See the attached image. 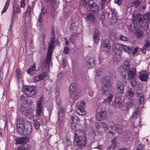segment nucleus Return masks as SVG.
Segmentation results:
<instances>
[{
  "label": "nucleus",
  "instance_id": "nucleus-42",
  "mask_svg": "<svg viewBox=\"0 0 150 150\" xmlns=\"http://www.w3.org/2000/svg\"><path fill=\"white\" fill-rule=\"evenodd\" d=\"M35 64H34L32 65V67L29 69L27 71V72L28 74H32L35 71Z\"/></svg>",
  "mask_w": 150,
  "mask_h": 150
},
{
  "label": "nucleus",
  "instance_id": "nucleus-58",
  "mask_svg": "<svg viewBox=\"0 0 150 150\" xmlns=\"http://www.w3.org/2000/svg\"><path fill=\"white\" fill-rule=\"evenodd\" d=\"M81 3L82 4L83 6L84 7L86 6H87L88 3L86 0H83L81 1Z\"/></svg>",
  "mask_w": 150,
  "mask_h": 150
},
{
  "label": "nucleus",
  "instance_id": "nucleus-26",
  "mask_svg": "<svg viewBox=\"0 0 150 150\" xmlns=\"http://www.w3.org/2000/svg\"><path fill=\"white\" fill-rule=\"evenodd\" d=\"M41 10V13L39 16V18L38 20V22L40 23L39 25L40 26L42 25L41 23L42 21L43 17L44 16L45 13L47 12L46 9L43 6H42Z\"/></svg>",
  "mask_w": 150,
  "mask_h": 150
},
{
  "label": "nucleus",
  "instance_id": "nucleus-21",
  "mask_svg": "<svg viewBox=\"0 0 150 150\" xmlns=\"http://www.w3.org/2000/svg\"><path fill=\"white\" fill-rule=\"evenodd\" d=\"M108 125V128L107 129H109V128L111 129V130L109 131V132L112 134H113L115 133V131L117 129V124H115L114 122L112 121L109 122Z\"/></svg>",
  "mask_w": 150,
  "mask_h": 150
},
{
  "label": "nucleus",
  "instance_id": "nucleus-61",
  "mask_svg": "<svg viewBox=\"0 0 150 150\" xmlns=\"http://www.w3.org/2000/svg\"><path fill=\"white\" fill-rule=\"evenodd\" d=\"M123 0H114V2L115 3L117 4L118 5H120Z\"/></svg>",
  "mask_w": 150,
  "mask_h": 150
},
{
  "label": "nucleus",
  "instance_id": "nucleus-5",
  "mask_svg": "<svg viewBox=\"0 0 150 150\" xmlns=\"http://www.w3.org/2000/svg\"><path fill=\"white\" fill-rule=\"evenodd\" d=\"M86 138L81 137H74V144L75 146H77L81 149L85 147L86 145Z\"/></svg>",
  "mask_w": 150,
  "mask_h": 150
},
{
  "label": "nucleus",
  "instance_id": "nucleus-17",
  "mask_svg": "<svg viewBox=\"0 0 150 150\" xmlns=\"http://www.w3.org/2000/svg\"><path fill=\"white\" fill-rule=\"evenodd\" d=\"M21 7L17 5L16 2H14L12 5V11L11 14L12 17V21L13 22V18L15 16V13H19L21 11Z\"/></svg>",
  "mask_w": 150,
  "mask_h": 150
},
{
  "label": "nucleus",
  "instance_id": "nucleus-45",
  "mask_svg": "<svg viewBox=\"0 0 150 150\" xmlns=\"http://www.w3.org/2000/svg\"><path fill=\"white\" fill-rule=\"evenodd\" d=\"M107 0H100L99 4V5L100 6L101 9H102L105 6V4Z\"/></svg>",
  "mask_w": 150,
  "mask_h": 150
},
{
  "label": "nucleus",
  "instance_id": "nucleus-6",
  "mask_svg": "<svg viewBox=\"0 0 150 150\" xmlns=\"http://www.w3.org/2000/svg\"><path fill=\"white\" fill-rule=\"evenodd\" d=\"M85 103L83 101L78 102L76 104V111L79 115H83L86 114V111L84 110Z\"/></svg>",
  "mask_w": 150,
  "mask_h": 150
},
{
  "label": "nucleus",
  "instance_id": "nucleus-1",
  "mask_svg": "<svg viewBox=\"0 0 150 150\" xmlns=\"http://www.w3.org/2000/svg\"><path fill=\"white\" fill-rule=\"evenodd\" d=\"M101 82L103 84L101 90V93L105 98L103 103L108 105L111 103L113 96L111 93L110 88L112 84V79L111 76H106L102 78Z\"/></svg>",
  "mask_w": 150,
  "mask_h": 150
},
{
  "label": "nucleus",
  "instance_id": "nucleus-34",
  "mask_svg": "<svg viewBox=\"0 0 150 150\" xmlns=\"http://www.w3.org/2000/svg\"><path fill=\"white\" fill-rule=\"evenodd\" d=\"M121 104V99L117 98L115 99V101L113 103L112 105L114 108H116L119 107Z\"/></svg>",
  "mask_w": 150,
  "mask_h": 150
},
{
  "label": "nucleus",
  "instance_id": "nucleus-36",
  "mask_svg": "<svg viewBox=\"0 0 150 150\" xmlns=\"http://www.w3.org/2000/svg\"><path fill=\"white\" fill-rule=\"evenodd\" d=\"M95 19L96 17L94 15L93 13H91L88 15L87 20L93 22L95 21Z\"/></svg>",
  "mask_w": 150,
  "mask_h": 150
},
{
  "label": "nucleus",
  "instance_id": "nucleus-18",
  "mask_svg": "<svg viewBox=\"0 0 150 150\" xmlns=\"http://www.w3.org/2000/svg\"><path fill=\"white\" fill-rule=\"evenodd\" d=\"M21 110L22 113L25 116L33 115V112L30 110V109L24 105H22L21 106Z\"/></svg>",
  "mask_w": 150,
  "mask_h": 150
},
{
  "label": "nucleus",
  "instance_id": "nucleus-31",
  "mask_svg": "<svg viewBox=\"0 0 150 150\" xmlns=\"http://www.w3.org/2000/svg\"><path fill=\"white\" fill-rule=\"evenodd\" d=\"M96 62L94 59L90 58L87 61V65L89 67H94L96 66Z\"/></svg>",
  "mask_w": 150,
  "mask_h": 150
},
{
  "label": "nucleus",
  "instance_id": "nucleus-28",
  "mask_svg": "<svg viewBox=\"0 0 150 150\" xmlns=\"http://www.w3.org/2000/svg\"><path fill=\"white\" fill-rule=\"evenodd\" d=\"M95 125L97 129L103 128L104 129H106L108 127V125L104 122H99L95 123Z\"/></svg>",
  "mask_w": 150,
  "mask_h": 150
},
{
  "label": "nucleus",
  "instance_id": "nucleus-20",
  "mask_svg": "<svg viewBox=\"0 0 150 150\" xmlns=\"http://www.w3.org/2000/svg\"><path fill=\"white\" fill-rule=\"evenodd\" d=\"M116 88L117 91L119 93L122 94L124 93L125 85L121 81H118L117 82Z\"/></svg>",
  "mask_w": 150,
  "mask_h": 150
},
{
  "label": "nucleus",
  "instance_id": "nucleus-25",
  "mask_svg": "<svg viewBox=\"0 0 150 150\" xmlns=\"http://www.w3.org/2000/svg\"><path fill=\"white\" fill-rule=\"evenodd\" d=\"M47 73L46 72H43L40 74L35 76L34 78L35 82H38L43 80L47 76Z\"/></svg>",
  "mask_w": 150,
  "mask_h": 150
},
{
  "label": "nucleus",
  "instance_id": "nucleus-9",
  "mask_svg": "<svg viewBox=\"0 0 150 150\" xmlns=\"http://www.w3.org/2000/svg\"><path fill=\"white\" fill-rule=\"evenodd\" d=\"M86 9L88 11L95 13H98L99 11L98 5L92 0L88 1V5Z\"/></svg>",
  "mask_w": 150,
  "mask_h": 150
},
{
  "label": "nucleus",
  "instance_id": "nucleus-32",
  "mask_svg": "<svg viewBox=\"0 0 150 150\" xmlns=\"http://www.w3.org/2000/svg\"><path fill=\"white\" fill-rule=\"evenodd\" d=\"M28 141V138L27 137H23L18 138L17 140V143L19 144L27 142Z\"/></svg>",
  "mask_w": 150,
  "mask_h": 150
},
{
  "label": "nucleus",
  "instance_id": "nucleus-15",
  "mask_svg": "<svg viewBox=\"0 0 150 150\" xmlns=\"http://www.w3.org/2000/svg\"><path fill=\"white\" fill-rule=\"evenodd\" d=\"M70 121L71 123L72 129L75 131L76 129V126L78 120L77 117L74 114L71 116Z\"/></svg>",
  "mask_w": 150,
  "mask_h": 150
},
{
  "label": "nucleus",
  "instance_id": "nucleus-62",
  "mask_svg": "<svg viewBox=\"0 0 150 150\" xmlns=\"http://www.w3.org/2000/svg\"><path fill=\"white\" fill-rule=\"evenodd\" d=\"M74 38L70 36V38L69 39V40L70 42H71L72 44H74L75 43Z\"/></svg>",
  "mask_w": 150,
  "mask_h": 150
},
{
  "label": "nucleus",
  "instance_id": "nucleus-41",
  "mask_svg": "<svg viewBox=\"0 0 150 150\" xmlns=\"http://www.w3.org/2000/svg\"><path fill=\"white\" fill-rule=\"evenodd\" d=\"M64 109L62 108H60L59 112H58L59 118H60V117H63L64 115Z\"/></svg>",
  "mask_w": 150,
  "mask_h": 150
},
{
  "label": "nucleus",
  "instance_id": "nucleus-22",
  "mask_svg": "<svg viewBox=\"0 0 150 150\" xmlns=\"http://www.w3.org/2000/svg\"><path fill=\"white\" fill-rule=\"evenodd\" d=\"M136 17H134L133 16V18L132 19L130 25L128 27V30L131 32L135 29L137 27V22L136 20Z\"/></svg>",
  "mask_w": 150,
  "mask_h": 150
},
{
  "label": "nucleus",
  "instance_id": "nucleus-59",
  "mask_svg": "<svg viewBox=\"0 0 150 150\" xmlns=\"http://www.w3.org/2000/svg\"><path fill=\"white\" fill-rule=\"evenodd\" d=\"M31 11L30 8L28 6V8H27L26 13V15L28 16L30 15Z\"/></svg>",
  "mask_w": 150,
  "mask_h": 150
},
{
  "label": "nucleus",
  "instance_id": "nucleus-13",
  "mask_svg": "<svg viewBox=\"0 0 150 150\" xmlns=\"http://www.w3.org/2000/svg\"><path fill=\"white\" fill-rule=\"evenodd\" d=\"M52 54L47 53V59L42 64V67L43 70L48 69L50 66V62L51 60Z\"/></svg>",
  "mask_w": 150,
  "mask_h": 150
},
{
  "label": "nucleus",
  "instance_id": "nucleus-57",
  "mask_svg": "<svg viewBox=\"0 0 150 150\" xmlns=\"http://www.w3.org/2000/svg\"><path fill=\"white\" fill-rule=\"evenodd\" d=\"M150 46V42L148 41L145 44L143 47L144 48H145L146 49H147Z\"/></svg>",
  "mask_w": 150,
  "mask_h": 150
},
{
  "label": "nucleus",
  "instance_id": "nucleus-19",
  "mask_svg": "<svg viewBox=\"0 0 150 150\" xmlns=\"http://www.w3.org/2000/svg\"><path fill=\"white\" fill-rule=\"evenodd\" d=\"M54 36L51 37L50 38V42L49 44L47 53L52 54V52L54 48V44L55 42Z\"/></svg>",
  "mask_w": 150,
  "mask_h": 150
},
{
  "label": "nucleus",
  "instance_id": "nucleus-55",
  "mask_svg": "<svg viewBox=\"0 0 150 150\" xmlns=\"http://www.w3.org/2000/svg\"><path fill=\"white\" fill-rule=\"evenodd\" d=\"M69 48L67 47H65L64 49L63 52L65 54H68L69 52Z\"/></svg>",
  "mask_w": 150,
  "mask_h": 150
},
{
  "label": "nucleus",
  "instance_id": "nucleus-11",
  "mask_svg": "<svg viewBox=\"0 0 150 150\" xmlns=\"http://www.w3.org/2000/svg\"><path fill=\"white\" fill-rule=\"evenodd\" d=\"M133 16L134 17H136L137 19H142L149 22L150 20V13L149 12L143 15L140 13H138L136 14L134 12Z\"/></svg>",
  "mask_w": 150,
  "mask_h": 150
},
{
  "label": "nucleus",
  "instance_id": "nucleus-64",
  "mask_svg": "<svg viewBox=\"0 0 150 150\" xmlns=\"http://www.w3.org/2000/svg\"><path fill=\"white\" fill-rule=\"evenodd\" d=\"M77 34L76 33L74 32L70 36L75 38L77 37Z\"/></svg>",
  "mask_w": 150,
  "mask_h": 150
},
{
  "label": "nucleus",
  "instance_id": "nucleus-14",
  "mask_svg": "<svg viewBox=\"0 0 150 150\" xmlns=\"http://www.w3.org/2000/svg\"><path fill=\"white\" fill-rule=\"evenodd\" d=\"M101 46L106 52H108L110 49V44L108 39H103L101 40Z\"/></svg>",
  "mask_w": 150,
  "mask_h": 150
},
{
  "label": "nucleus",
  "instance_id": "nucleus-4",
  "mask_svg": "<svg viewBox=\"0 0 150 150\" xmlns=\"http://www.w3.org/2000/svg\"><path fill=\"white\" fill-rule=\"evenodd\" d=\"M106 116V110L105 108L101 105H100L98 108L97 112L96 117V119L100 121L104 120Z\"/></svg>",
  "mask_w": 150,
  "mask_h": 150
},
{
  "label": "nucleus",
  "instance_id": "nucleus-24",
  "mask_svg": "<svg viewBox=\"0 0 150 150\" xmlns=\"http://www.w3.org/2000/svg\"><path fill=\"white\" fill-rule=\"evenodd\" d=\"M139 78L142 81H145L147 80L148 75L145 71H142L139 73Z\"/></svg>",
  "mask_w": 150,
  "mask_h": 150
},
{
  "label": "nucleus",
  "instance_id": "nucleus-29",
  "mask_svg": "<svg viewBox=\"0 0 150 150\" xmlns=\"http://www.w3.org/2000/svg\"><path fill=\"white\" fill-rule=\"evenodd\" d=\"M70 98L75 100H78L79 97V93L77 91L70 92Z\"/></svg>",
  "mask_w": 150,
  "mask_h": 150
},
{
  "label": "nucleus",
  "instance_id": "nucleus-39",
  "mask_svg": "<svg viewBox=\"0 0 150 150\" xmlns=\"http://www.w3.org/2000/svg\"><path fill=\"white\" fill-rule=\"evenodd\" d=\"M28 145L26 144H24L18 147L17 150H28Z\"/></svg>",
  "mask_w": 150,
  "mask_h": 150
},
{
  "label": "nucleus",
  "instance_id": "nucleus-50",
  "mask_svg": "<svg viewBox=\"0 0 150 150\" xmlns=\"http://www.w3.org/2000/svg\"><path fill=\"white\" fill-rule=\"evenodd\" d=\"M110 38L112 40H114L115 38H119L118 37L116 36V34L114 33H111L110 35Z\"/></svg>",
  "mask_w": 150,
  "mask_h": 150
},
{
  "label": "nucleus",
  "instance_id": "nucleus-10",
  "mask_svg": "<svg viewBox=\"0 0 150 150\" xmlns=\"http://www.w3.org/2000/svg\"><path fill=\"white\" fill-rule=\"evenodd\" d=\"M24 92L26 95V96L33 98L36 96V91L34 86H26L24 88Z\"/></svg>",
  "mask_w": 150,
  "mask_h": 150
},
{
  "label": "nucleus",
  "instance_id": "nucleus-46",
  "mask_svg": "<svg viewBox=\"0 0 150 150\" xmlns=\"http://www.w3.org/2000/svg\"><path fill=\"white\" fill-rule=\"evenodd\" d=\"M9 0H7L5 4L4 8L1 12L2 13L6 12L7 9L8 7L9 6Z\"/></svg>",
  "mask_w": 150,
  "mask_h": 150
},
{
  "label": "nucleus",
  "instance_id": "nucleus-30",
  "mask_svg": "<svg viewBox=\"0 0 150 150\" xmlns=\"http://www.w3.org/2000/svg\"><path fill=\"white\" fill-rule=\"evenodd\" d=\"M75 19L74 18H72L69 21L67 26V30L70 29V31L73 30V27L75 25Z\"/></svg>",
  "mask_w": 150,
  "mask_h": 150
},
{
  "label": "nucleus",
  "instance_id": "nucleus-37",
  "mask_svg": "<svg viewBox=\"0 0 150 150\" xmlns=\"http://www.w3.org/2000/svg\"><path fill=\"white\" fill-rule=\"evenodd\" d=\"M142 3L141 0L139 1L138 0H136L132 3V6L135 8H137Z\"/></svg>",
  "mask_w": 150,
  "mask_h": 150
},
{
  "label": "nucleus",
  "instance_id": "nucleus-38",
  "mask_svg": "<svg viewBox=\"0 0 150 150\" xmlns=\"http://www.w3.org/2000/svg\"><path fill=\"white\" fill-rule=\"evenodd\" d=\"M139 112V108L138 107L136 108V110L135 112H134L132 115L131 116L130 119H136L137 117V115L138 113Z\"/></svg>",
  "mask_w": 150,
  "mask_h": 150
},
{
  "label": "nucleus",
  "instance_id": "nucleus-8",
  "mask_svg": "<svg viewBox=\"0 0 150 150\" xmlns=\"http://www.w3.org/2000/svg\"><path fill=\"white\" fill-rule=\"evenodd\" d=\"M43 102V97L42 96L37 101L36 103L35 111L37 115L38 116H41L42 114Z\"/></svg>",
  "mask_w": 150,
  "mask_h": 150
},
{
  "label": "nucleus",
  "instance_id": "nucleus-56",
  "mask_svg": "<svg viewBox=\"0 0 150 150\" xmlns=\"http://www.w3.org/2000/svg\"><path fill=\"white\" fill-rule=\"evenodd\" d=\"M130 84L134 88L136 85L137 83L136 81H135V80H134L130 82Z\"/></svg>",
  "mask_w": 150,
  "mask_h": 150
},
{
  "label": "nucleus",
  "instance_id": "nucleus-47",
  "mask_svg": "<svg viewBox=\"0 0 150 150\" xmlns=\"http://www.w3.org/2000/svg\"><path fill=\"white\" fill-rule=\"evenodd\" d=\"M133 91L134 90L132 88H130L129 90L128 94V96L129 97V98L132 97L134 96V94Z\"/></svg>",
  "mask_w": 150,
  "mask_h": 150
},
{
  "label": "nucleus",
  "instance_id": "nucleus-63",
  "mask_svg": "<svg viewBox=\"0 0 150 150\" xmlns=\"http://www.w3.org/2000/svg\"><path fill=\"white\" fill-rule=\"evenodd\" d=\"M91 122L90 120H86L85 122V125L86 126H89L90 125Z\"/></svg>",
  "mask_w": 150,
  "mask_h": 150
},
{
  "label": "nucleus",
  "instance_id": "nucleus-40",
  "mask_svg": "<svg viewBox=\"0 0 150 150\" xmlns=\"http://www.w3.org/2000/svg\"><path fill=\"white\" fill-rule=\"evenodd\" d=\"M118 38L121 41H127L129 40L128 38L127 37L120 34L118 36Z\"/></svg>",
  "mask_w": 150,
  "mask_h": 150
},
{
  "label": "nucleus",
  "instance_id": "nucleus-33",
  "mask_svg": "<svg viewBox=\"0 0 150 150\" xmlns=\"http://www.w3.org/2000/svg\"><path fill=\"white\" fill-rule=\"evenodd\" d=\"M138 100L140 104H143L144 102V95L142 93H139L137 94Z\"/></svg>",
  "mask_w": 150,
  "mask_h": 150
},
{
  "label": "nucleus",
  "instance_id": "nucleus-48",
  "mask_svg": "<svg viewBox=\"0 0 150 150\" xmlns=\"http://www.w3.org/2000/svg\"><path fill=\"white\" fill-rule=\"evenodd\" d=\"M34 126L35 129L36 130H38L40 126V123L37 121H35L34 122Z\"/></svg>",
  "mask_w": 150,
  "mask_h": 150
},
{
  "label": "nucleus",
  "instance_id": "nucleus-54",
  "mask_svg": "<svg viewBox=\"0 0 150 150\" xmlns=\"http://www.w3.org/2000/svg\"><path fill=\"white\" fill-rule=\"evenodd\" d=\"M117 129L116 130H117V132L119 133L122 132V126L120 125H117Z\"/></svg>",
  "mask_w": 150,
  "mask_h": 150
},
{
  "label": "nucleus",
  "instance_id": "nucleus-23",
  "mask_svg": "<svg viewBox=\"0 0 150 150\" xmlns=\"http://www.w3.org/2000/svg\"><path fill=\"white\" fill-rule=\"evenodd\" d=\"M93 39L94 43H96V45H98L100 40V34L97 29H96L94 30V33L93 35Z\"/></svg>",
  "mask_w": 150,
  "mask_h": 150
},
{
  "label": "nucleus",
  "instance_id": "nucleus-53",
  "mask_svg": "<svg viewBox=\"0 0 150 150\" xmlns=\"http://www.w3.org/2000/svg\"><path fill=\"white\" fill-rule=\"evenodd\" d=\"M136 149L137 150H144V146L143 144H139L137 146Z\"/></svg>",
  "mask_w": 150,
  "mask_h": 150
},
{
  "label": "nucleus",
  "instance_id": "nucleus-44",
  "mask_svg": "<svg viewBox=\"0 0 150 150\" xmlns=\"http://www.w3.org/2000/svg\"><path fill=\"white\" fill-rule=\"evenodd\" d=\"M111 13L112 14V17L114 18L115 19H117L118 16V14L117 12L115 11V9H113L111 11Z\"/></svg>",
  "mask_w": 150,
  "mask_h": 150
},
{
  "label": "nucleus",
  "instance_id": "nucleus-43",
  "mask_svg": "<svg viewBox=\"0 0 150 150\" xmlns=\"http://www.w3.org/2000/svg\"><path fill=\"white\" fill-rule=\"evenodd\" d=\"M136 35L137 38H142L144 35L143 32L141 30L137 31L136 32Z\"/></svg>",
  "mask_w": 150,
  "mask_h": 150
},
{
  "label": "nucleus",
  "instance_id": "nucleus-12",
  "mask_svg": "<svg viewBox=\"0 0 150 150\" xmlns=\"http://www.w3.org/2000/svg\"><path fill=\"white\" fill-rule=\"evenodd\" d=\"M127 74L128 78L129 79L131 80H135V78L137 76V72L135 68L131 67L127 71Z\"/></svg>",
  "mask_w": 150,
  "mask_h": 150
},
{
  "label": "nucleus",
  "instance_id": "nucleus-2",
  "mask_svg": "<svg viewBox=\"0 0 150 150\" xmlns=\"http://www.w3.org/2000/svg\"><path fill=\"white\" fill-rule=\"evenodd\" d=\"M16 127L18 132L20 135H28L29 134L32 130V126L29 122L26 123V125L22 119L17 120Z\"/></svg>",
  "mask_w": 150,
  "mask_h": 150
},
{
  "label": "nucleus",
  "instance_id": "nucleus-49",
  "mask_svg": "<svg viewBox=\"0 0 150 150\" xmlns=\"http://www.w3.org/2000/svg\"><path fill=\"white\" fill-rule=\"evenodd\" d=\"M117 143L115 139L114 138L111 141V146L115 148L117 147Z\"/></svg>",
  "mask_w": 150,
  "mask_h": 150
},
{
  "label": "nucleus",
  "instance_id": "nucleus-52",
  "mask_svg": "<svg viewBox=\"0 0 150 150\" xmlns=\"http://www.w3.org/2000/svg\"><path fill=\"white\" fill-rule=\"evenodd\" d=\"M102 71V69L100 68H98L97 69H96L95 71L96 75L98 76H100Z\"/></svg>",
  "mask_w": 150,
  "mask_h": 150
},
{
  "label": "nucleus",
  "instance_id": "nucleus-35",
  "mask_svg": "<svg viewBox=\"0 0 150 150\" xmlns=\"http://www.w3.org/2000/svg\"><path fill=\"white\" fill-rule=\"evenodd\" d=\"M70 92L77 91L76 85L74 83H72L70 86L69 87Z\"/></svg>",
  "mask_w": 150,
  "mask_h": 150
},
{
  "label": "nucleus",
  "instance_id": "nucleus-16",
  "mask_svg": "<svg viewBox=\"0 0 150 150\" xmlns=\"http://www.w3.org/2000/svg\"><path fill=\"white\" fill-rule=\"evenodd\" d=\"M139 23V27L143 31H145L149 28V22L140 19H137Z\"/></svg>",
  "mask_w": 150,
  "mask_h": 150
},
{
  "label": "nucleus",
  "instance_id": "nucleus-27",
  "mask_svg": "<svg viewBox=\"0 0 150 150\" xmlns=\"http://www.w3.org/2000/svg\"><path fill=\"white\" fill-rule=\"evenodd\" d=\"M74 137H81V138L83 137L86 139L85 132L80 129H78L76 131Z\"/></svg>",
  "mask_w": 150,
  "mask_h": 150
},
{
  "label": "nucleus",
  "instance_id": "nucleus-51",
  "mask_svg": "<svg viewBox=\"0 0 150 150\" xmlns=\"http://www.w3.org/2000/svg\"><path fill=\"white\" fill-rule=\"evenodd\" d=\"M21 102H23L24 104H28V100L27 99L25 98L24 96H21Z\"/></svg>",
  "mask_w": 150,
  "mask_h": 150
},
{
  "label": "nucleus",
  "instance_id": "nucleus-60",
  "mask_svg": "<svg viewBox=\"0 0 150 150\" xmlns=\"http://www.w3.org/2000/svg\"><path fill=\"white\" fill-rule=\"evenodd\" d=\"M62 66L64 67H65L67 66V62L66 60L64 59H63L62 60Z\"/></svg>",
  "mask_w": 150,
  "mask_h": 150
},
{
  "label": "nucleus",
  "instance_id": "nucleus-3",
  "mask_svg": "<svg viewBox=\"0 0 150 150\" xmlns=\"http://www.w3.org/2000/svg\"><path fill=\"white\" fill-rule=\"evenodd\" d=\"M113 51L117 55H120L121 53L122 50L129 54L132 53L133 49L131 46H128L123 44L115 43L112 46Z\"/></svg>",
  "mask_w": 150,
  "mask_h": 150
},
{
  "label": "nucleus",
  "instance_id": "nucleus-7",
  "mask_svg": "<svg viewBox=\"0 0 150 150\" xmlns=\"http://www.w3.org/2000/svg\"><path fill=\"white\" fill-rule=\"evenodd\" d=\"M129 63L128 60H126L122 68L121 69V73L124 82L126 83L127 80L126 75V70L129 69Z\"/></svg>",
  "mask_w": 150,
  "mask_h": 150
}]
</instances>
